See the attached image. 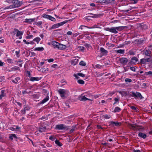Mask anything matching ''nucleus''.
Wrapping results in <instances>:
<instances>
[{
    "label": "nucleus",
    "instance_id": "obj_48",
    "mask_svg": "<svg viewBox=\"0 0 152 152\" xmlns=\"http://www.w3.org/2000/svg\"><path fill=\"white\" fill-rule=\"evenodd\" d=\"M129 54L130 55H134L135 54V53L134 52V51L132 50H129Z\"/></svg>",
    "mask_w": 152,
    "mask_h": 152
},
{
    "label": "nucleus",
    "instance_id": "obj_38",
    "mask_svg": "<svg viewBox=\"0 0 152 152\" xmlns=\"http://www.w3.org/2000/svg\"><path fill=\"white\" fill-rule=\"evenodd\" d=\"M144 75L146 76H152V72L151 71H149L148 72H145Z\"/></svg>",
    "mask_w": 152,
    "mask_h": 152
},
{
    "label": "nucleus",
    "instance_id": "obj_58",
    "mask_svg": "<svg viewBox=\"0 0 152 152\" xmlns=\"http://www.w3.org/2000/svg\"><path fill=\"white\" fill-rule=\"evenodd\" d=\"M77 75L80 76L84 77H85V75L82 73H77Z\"/></svg>",
    "mask_w": 152,
    "mask_h": 152
},
{
    "label": "nucleus",
    "instance_id": "obj_34",
    "mask_svg": "<svg viewBox=\"0 0 152 152\" xmlns=\"http://www.w3.org/2000/svg\"><path fill=\"white\" fill-rule=\"evenodd\" d=\"M116 52L117 53L124 54L125 53V50L120 49L116 50Z\"/></svg>",
    "mask_w": 152,
    "mask_h": 152
},
{
    "label": "nucleus",
    "instance_id": "obj_19",
    "mask_svg": "<svg viewBox=\"0 0 152 152\" xmlns=\"http://www.w3.org/2000/svg\"><path fill=\"white\" fill-rule=\"evenodd\" d=\"M23 34V31H20L18 30L16 34V36L19 37L18 38L19 39H22V36Z\"/></svg>",
    "mask_w": 152,
    "mask_h": 152
},
{
    "label": "nucleus",
    "instance_id": "obj_56",
    "mask_svg": "<svg viewBox=\"0 0 152 152\" xmlns=\"http://www.w3.org/2000/svg\"><path fill=\"white\" fill-rule=\"evenodd\" d=\"M132 80L131 79L129 78H126L125 79V82L126 83L128 82V83H130L132 82Z\"/></svg>",
    "mask_w": 152,
    "mask_h": 152
},
{
    "label": "nucleus",
    "instance_id": "obj_60",
    "mask_svg": "<svg viewBox=\"0 0 152 152\" xmlns=\"http://www.w3.org/2000/svg\"><path fill=\"white\" fill-rule=\"evenodd\" d=\"M131 1V2H129V4H135L137 3V1Z\"/></svg>",
    "mask_w": 152,
    "mask_h": 152
},
{
    "label": "nucleus",
    "instance_id": "obj_50",
    "mask_svg": "<svg viewBox=\"0 0 152 152\" xmlns=\"http://www.w3.org/2000/svg\"><path fill=\"white\" fill-rule=\"evenodd\" d=\"M79 65L82 66H85L86 65V63L83 61H81L79 63Z\"/></svg>",
    "mask_w": 152,
    "mask_h": 152
},
{
    "label": "nucleus",
    "instance_id": "obj_31",
    "mask_svg": "<svg viewBox=\"0 0 152 152\" xmlns=\"http://www.w3.org/2000/svg\"><path fill=\"white\" fill-rule=\"evenodd\" d=\"M125 27V26H121L116 27H115L116 29V31H121L124 29Z\"/></svg>",
    "mask_w": 152,
    "mask_h": 152
},
{
    "label": "nucleus",
    "instance_id": "obj_6",
    "mask_svg": "<svg viewBox=\"0 0 152 152\" xmlns=\"http://www.w3.org/2000/svg\"><path fill=\"white\" fill-rule=\"evenodd\" d=\"M151 61V60L150 58H144L140 59L139 62H138V63L140 65H142L143 64H145L147 62Z\"/></svg>",
    "mask_w": 152,
    "mask_h": 152
},
{
    "label": "nucleus",
    "instance_id": "obj_41",
    "mask_svg": "<svg viewBox=\"0 0 152 152\" xmlns=\"http://www.w3.org/2000/svg\"><path fill=\"white\" fill-rule=\"evenodd\" d=\"M72 128L69 131V132L70 133L74 132L75 131V130L77 129L76 125L72 126Z\"/></svg>",
    "mask_w": 152,
    "mask_h": 152
},
{
    "label": "nucleus",
    "instance_id": "obj_49",
    "mask_svg": "<svg viewBox=\"0 0 152 152\" xmlns=\"http://www.w3.org/2000/svg\"><path fill=\"white\" fill-rule=\"evenodd\" d=\"M18 30L17 28H14L13 31L11 33V34H13L14 35H15L16 34H17Z\"/></svg>",
    "mask_w": 152,
    "mask_h": 152
},
{
    "label": "nucleus",
    "instance_id": "obj_30",
    "mask_svg": "<svg viewBox=\"0 0 152 152\" xmlns=\"http://www.w3.org/2000/svg\"><path fill=\"white\" fill-rule=\"evenodd\" d=\"M131 129H132L134 131H136L138 130L137 127L138 126H135L134 124H131L130 125Z\"/></svg>",
    "mask_w": 152,
    "mask_h": 152
},
{
    "label": "nucleus",
    "instance_id": "obj_57",
    "mask_svg": "<svg viewBox=\"0 0 152 152\" xmlns=\"http://www.w3.org/2000/svg\"><path fill=\"white\" fill-rule=\"evenodd\" d=\"M33 37V35H28L26 37V39H30L32 38Z\"/></svg>",
    "mask_w": 152,
    "mask_h": 152
},
{
    "label": "nucleus",
    "instance_id": "obj_22",
    "mask_svg": "<svg viewBox=\"0 0 152 152\" xmlns=\"http://www.w3.org/2000/svg\"><path fill=\"white\" fill-rule=\"evenodd\" d=\"M66 48V45H64L61 44L59 43L58 46L57 48L60 50H63L65 49Z\"/></svg>",
    "mask_w": 152,
    "mask_h": 152
},
{
    "label": "nucleus",
    "instance_id": "obj_14",
    "mask_svg": "<svg viewBox=\"0 0 152 152\" xmlns=\"http://www.w3.org/2000/svg\"><path fill=\"white\" fill-rule=\"evenodd\" d=\"M49 97L48 95V94H47L46 96V97L45 98H44L39 103L40 104H43L46 102H47L48 101L49 99Z\"/></svg>",
    "mask_w": 152,
    "mask_h": 152
},
{
    "label": "nucleus",
    "instance_id": "obj_59",
    "mask_svg": "<svg viewBox=\"0 0 152 152\" xmlns=\"http://www.w3.org/2000/svg\"><path fill=\"white\" fill-rule=\"evenodd\" d=\"M30 92H31V91H30L29 92H27L26 90L23 91H22V93L23 94H28Z\"/></svg>",
    "mask_w": 152,
    "mask_h": 152
},
{
    "label": "nucleus",
    "instance_id": "obj_2",
    "mask_svg": "<svg viewBox=\"0 0 152 152\" xmlns=\"http://www.w3.org/2000/svg\"><path fill=\"white\" fill-rule=\"evenodd\" d=\"M71 127L67 126L63 124H59L56 125L55 129L56 130H68L70 129Z\"/></svg>",
    "mask_w": 152,
    "mask_h": 152
},
{
    "label": "nucleus",
    "instance_id": "obj_46",
    "mask_svg": "<svg viewBox=\"0 0 152 152\" xmlns=\"http://www.w3.org/2000/svg\"><path fill=\"white\" fill-rule=\"evenodd\" d=\"M103 66H101L99 64H96L95 65L94 67L97 69H101V68Z\"/></svg>",
    "mask_w": 152,
    "mask_h": 152
},
{
    "label": "nucleus",
    "instance_id": "obj_32",
    "mask_svg": "<svg viewBox=\"0 0 152 152\" xmlns=\"http://www.w3.org/2000/svg\"><path fill=\"white\" fill-rule=\"evenodd\" d=\"M29 109L28 107H25L23 109L21 110V113L23 114H24L26 113V111H28Z\"/></svg>",
    "mask_w": 152,
    "mask_h": 152
},
{
    "label": "nucleus",
    "instance_id": "obj_26",
    "mask_svg": "<svg viewBox=\"0 0 152 152\" xmlns=\"http://www.w3.org/2000/svg\"><path fill=\"white\" fill-rule=\"evenodd\" d=\"M20 80V78L19 77H16L15 78V80H12V82L15 84H18L19 83L18 81Z\"/></svg>",
    "mask_w": 152,
    "mask_h": 152
},
{
    "label": "nucleus",
    "instance_id": "obj_54",
    "mask_svg": "<svg viewBox=\"0 0 152 152\" xmlns=\"http://www.w3.org/2000/svg\"><path fill=\"white\" fill-rule=\"evenodd\" d=\"M78 48L80 49V50L82 51H83L85 49V48L84 47L82 46H78Z\"/></svg>",
    "mask_w": 152,
    "mask_h": 152
},
{
    "label": "nucleus",
    "instance_id": "obj_17",
    "mask_svg": "<svg viewBox=\"0 0 152 152\" xmlns=\"http://www.w3.org/2000/svg\"><path fill=\"white\" fill-rule=\"evenodd\" d=\"M46 129V128L45 126L41 125L39 127V131L40 132H45Z\"/></svg>",
    "mask_w": 152,
    "mask_h": 152
},
{
    "label": "nucleus",
    "instance_id": "obj_8",
    "mask_svg": "<svg viewBox=\"0 0 152 152\" xmlns=\"http://www.w3.org/2000/svg\"><path fill=\"white\" fill-rule=\"evenodd\" d=\"M104 30L106 31L115 34H117L118 33V31H116L115 27H112L111 28L107 27L105 28Z\"/></svg>",
    "mask_w": 152,
    "mask_h": 152
},
{
    "label": "nucleus",
    "instance_id": "obj_40",
    "mask_svg": "<svg viewBox=\"0 0 152 152\" xmlns=\"http://www.w3.org/2000/svg\"><path fill=\"white\" fill-rule=\"evenodd\" d=\"M11 69L13 71H16L17 70H20V69L17 66H14L12 67Z\"/></svg>",
    "mask_w": 152,
    "mask_h": 152
},
{
    "label": "nucleus",
    "instance_id": "obj_27",
    "mask_svg": "<svg viewBox=\"0 0 152 152\" xmlns=\"http://www.w3.org/2000/svg\"><path fill=\"white\" fill-rule=\"evenodd\" d=\"M15 126L16 127L15 128L11 127L9 128V129L10 130L14 131H18V129H20V128L18 126Z\"/></svg>",
    "mask_w": 152,
    "mask_h": 152
},
{
    "label": "nucleus",
    "instance_id": "obj_61",
    "mask_svg": "<svg viewBox=\"0 0 152 152\" xmlns=\"http://www.w3.org/2000/svg\"><path fill=\"white\" fill-rule=\"evenodd\" d=\"M73 76L77 79H78L80 78V77L78 76H79L77 75V74H74L73 75Z\"/></svg>",
    "mask_w": 152,
    "mask_h": 152
},
{
    "label": "nucleus",
    "instance_id": "obj_24",
    "mask_svg": "<svg viewBox=\"0 0 152 152\" xmlns=\"http://www.w3.org/2000/svg\"><path fill=\"white\" fill-rule=\"evenodd\" d=\"M79 100L81 101H85L87 100L91 101V100L89 99H88L85 97V96H83L79 97Z\"/></svg>",
    "mask_w": 152,
    "mask_h": 152
},
{
    "label": "nucleus",
    "instance_id": "obj_12",
    "mask_svg": "<svg viewBox=\"0 0 152 152\" xmlns=\"http://www.w3.org/2000/svg\"><path fill=\"white\" fill-rule=\"evenodd\" d=\"M100 52L103 56H107L108 53V51L103 48L101 47L100 49Z\"/></svg>",
    "mask_w": 152,
    "mask_h": 152
},
{
    "label": "nucleus",
    "instance_id": "obj_52",
    "mask_svg": "<svg viewBox=\"0 0 152 152\" xmlns=\"http://www.w3.org/2000/svg\"><path fill=\"white\" fill-rule=\"evenodd\" d=\"M130 7H131L132 8H130V9H129L127 10H124L123 11L124 12H128L131 9H133V8H136V7H132V6H130Z\"/></svg>",
    "mask_w": 152,
    "mask_h": 152
},
{
    "label": "nucleus",
    "instance_id": "obj_10",
    "mask_svg": "<svg viewBox=\"0 0 152 152\" xmlns=\"http://www.w3.org/2000/svg\"><path fill=\"white\" fill-rule=\"evenodd\" d=\"M119 61L123 65H125L127 63L128 60L126 58L122 57L119 58Z\"/></svg>",
    "mask_w": 152,
    "mask_h": 152
},
{
    "label": "nucleus",
    "instance_id": "obj_33",
    "mask_svg": "<svg viewBox=\"0 0 152 152\" xmlns=\"http://www.w3.org/2000/svg\"><path fill=\"white\" fill-rule=\"evenodd\" d=\"M44 50V48L42 47L36 48L34 49V51H42Z\"/></svg>",
    "mask_w": 152,
    "mask_h": 152
},
{
    "label": "nucleus",
    "instance_id": "obj_16",
    "mask_svg": "<svg viewBox=\"0 0 152 152\" xmlns=\"http://www.w3.org/2000/svg\"><path fill=\"white\" fill-rule=\"evenodd\" d=\"M35 18H30L28 19L26 18L25 19L24 22L26 23H31L32 22H33L35 20Z\"/></svg>",
    "mask_w": 152,
    "mask_h": 152
},
{
    "label": "nucleus",
    "instance_id": "obj_39",
    "mask_svg": "<svg viewBox=\"0 0 152 152\" xmlns=\"http://www.w3.org/2000/svg\"><path fill=\"white\" fill-rule=\"evenodd\" d=\"M141 27L143 30H146L148 28V26L146 24H144L141 25Z\"/></svg>",
    "mask_w": 152,
    "mask_h": 152
},
{
    "label": "nucleus",
    "instance_id": "obj_63",
    "mask_svg": "<svg viewBox=\"0 0 152 152\" xmlns=\"http://www.w3.org/2000/svg\"><path fill=\"white\" fill-rule=\"evenodd\" d=\"M11 6H12L11 5H10L9 6H7L6 7H5L4 8V10H6V9H9L13 8L12 7H11Z\"/></svg>",
    "mask_w": 152,
    "mask_h": 152
},
{
    "label": "nucleus",
    "instance_id": "obj_51",
    "mask_svg": "<svg viewBox=\"0 0 152 152\" xmlns=\"http://www.w3.org/2000/svg\"><path fill=\"white\" fill-rule=\"evenodd\" d=\"M104 118L105 119H109L110 118L111 116L110 115H108L107 114L104 115H103Z\"/></svg>",
    "mask_w": 152,
    "mask_h": 152
},
{
    "label": "nucleus",
    "instance_id": "obj_35",
    "mask_svg": "<svg viewBox=\"0 0 152 152\" xmlns=\"http://www.w3.org/2000/svg\"><path fill=\"white\" fill-rule=\"evenodd\" d=\"M41 40V39L39 37H37L34 39L33 41L36 42L37 44H38Z\"/></svg>",
    "mask_w": 152,
    "mask_h": 152
},
{
    "label": "nucleus",
    "instance_id": "obj_29",
    "mask_svg": "<svg viewBox=\"0 0 152 152\" xmlns=\"http://www.w3.org/2000/svg\"><path fill=\"white\" fill-rule=\"evenodd\" d=\"M90 14L92 15V16H91V17L93 18H99L100 16H101L102 15V14H93L92 13H90Z\"/></svg>",
    "mask_w": 152,
    "mask_h": 152
},
{
    "label": "nucleus",
    "instance_id": "obj_62",
    "mask_svg": "<svg viewBox=\"0 0 152 152\" xmlns=\"http://www.w3.org/2000/svg\"><path fill=\"white\" fill-rule=\"evenodd\" d=\"M130 70L133 72H135L136 71V69L133 66L131 67L130 68Z\"/></svg>",
    "mask_w": 152,
    "mask_h": 152
},
{
    "label": "nucleus",
    "instance_id": "obj_13",
    "mask_svg": "<svg viewBox=\"0 0 152 152\" xmlns=\"http://www.w3.org/2000/svg\"><path fill=\"white\" fill-rule=\"evenodd\" d=\"M9 139L10 140L12 141L13 139L17 140L18 139V138L15 134H9Z\"/></svg>",
    "mask_w": 152,
    "mask_h": 152
},
{
    "label": "nucleus",
    "instance_id": "obj_36",
    "mask_svg": "<svg viewBox=\"0 0 152 152\" xmlns=\"http://www.w3.org/2000/svg\"><path fill=\"white\" fill-rule=\"evenodd\" d=\"M121 110V109L119 107H115L113 112L115 113L120 112Z\"/></svg>",
    "mask_w": 152,
    "mask_h": 152
},
{
    "label": "nucleus",
    "instance_id": "obj_18",
    "mask_svg": "<svg viewBox=\"0 0 152 152\" xmlns=\"http://www.w3.org/2000/svg\"><path fill=\"white\" fill-rule=\"evenodd\" d=\"M110 1H98L96 3H100L101 4H99V5L102 4H109L110 3Z\"/></svg>",
    "mask_w": 152,
    "mask_h": 152
},
{
    "label": "nucleus",
    "instance_id": "obj_47",
    "mask_svg": "<svg viewBox=\"0 0 152 152\" xmlns=\"http://www.w3.org/2000/svg\"><path fill=\"white\" fill-rule=\"evenodd\" d=\"M89 28V27H88V26H85L81 25L79 27V29L82 30L83 29L85 28Z\"/></svg>",
    "mask_w": 152,
    "mask_h": 152
},
{
    "label": "nucleus",
    "instance_id": "obj_44",
    "mask_svg": "<svg viewBox=\"0 0 152 152\" xmlns=\"http://www.w3.org/2000/svg\"><path fill=\"white\" fill-rule=\"evenodd\" d=\"M114 102L113 104V105H114L118 102H119L120 100V99L118 98H115L114 99Z\"/></svg>",
    "mask_w": 152,
    "mask_h": 152
},
{
    "label": "nucleus",
    "instance_id": "obj_45",
    "mask_svg": "<svg viewBox=\"0 0 152 152\" xmlns=\"http://www.w3.org/2000/svg\"><path fill=\"white\" fill-rule=\"evenodd\" d=\"M77 82L80 84L83 85L84 84L85 82L82 80H77Z\"/></svg>",
    "mask_w": 152,
    "mask_h": 152
},
{
    "label": "nucleus",
    "instance_id": "obj_64",
    "mask_svg": "<svg viewBox=\"0 0 152 152\" xmlns=\"http://www.w3.org/2000/svg\"><path fill=\"white\" fill-rule=\"evenodd\" d=\"M131 109L137 111V108L134 106H132L130 107Z\"/></svg>",
    "mask_w": 152,
    "mask_h": 152
},
{
    "label": "nucleus",
    "instance_id": "obj_7",
    "mask_svg": "<svg viewBox=\"0 0 152 152\" xmlns=\"http://www.w3.org/2000/svg\"><path fill=\"white\" fill-rule=\"evenodd\" d=\"M138 62V58L136 57H134L131 58L129 63L131 64L135 65L139 64Z\"/></svg>",
    "mask_w": 152,
    "mask_h": 152
},
{
    "label": "nucleus",
    "instance_id": "obj_23",
    "mask_svg": "<svg viewBox=\"0 0 152 152\" xmlns=\"http://www.w3.org/2000/svg\"><path fill=\"white\" fill-rule=\"evenodd\" d=\"M138 136L142 138L143 139H145L147 137L146 134L142 132H139Z\"/></svg>",
    "mask_w": 152,
    "mask_h": 152
},
{
    "label": "nucleus",
    "instance_id": "obj_37",
    "mask_svg": "<svg viewBox=\"0 0 152 152\" xmlns=\"http://www.w3.org/2000/svg\"><path fill=\"white\" fill-rule=\"evenodd\" d=\"M55 143L59 146L60 147L62 145V143L57 139L55 140Z\"/></svg>",
    "mask_w": 152,
    "mask_h": 152
},
{
    "label": "nucleus",
    "instance_id": "obj_21",
    "mask_svg": "<svg viewBox=\"0 0 152 152\" xmlns=\"http://www.w3.org/2000/svg\"><path fill=\"white\" fill-rule=\"evenodd\" d=\"M135 42L138 45H141L144 41V40L142 39H136L135 41Z\"/></svg>",
    "mask_w": 152,
    "mask_h": 152
},
{
    "label": "nucleus",
    "instance_id": "obj_1",
    "mask_svg": "<svg viewBox=\"0 0 152 152\" xmlns=\"http://www.w3.org/2000/svg\"><path fill=\"white\" fill-rule=\"evenodd\" d=\"M6 2L13 4H11L12 6L11 7L13 8L19 7L22 4V2H21L20 1H6Z\"/></svg>",
    "mask_w": 152,
    "mask_h": 152
},
{
    "label": "nucleus",
    "instance_id": "obj_9",
    "mask_svg": "<svg viewBox=\"0 0 152 152\" xmlns=\"http://www.w3.org/2000/svg\"><path fill=\"white\" fill-rule=\"evenodd\" d=\"M109 126H111L114 127V126H121V122H114L113 121H110L109 122Z\"/></svg>",
    "mask_w": 152,
    "mask_h": 152
},
{
    "label": "nucleus",
    "instance_id": "obj_4",
    "mask_svg": "<svg viewBox=\"0 0 152 152\" xmlns=\"http://www.w3.org/2000/svg\"><path fill=\"white\" fill-rule=\"evenodd\" d=\"M58 92L61 97H64L65 95H68L69 93V90L67 89H60L58 90Z\"/></svg>",
    "mask_w": 152,
    "mask_h": 152
},
{
    "label": "nucleus",
    "instance_id": "obj_43",
    "mask_svg": "<svg viewBox=\"0 0 152 152\" xmlns=\"http://www.w3.org/2000/svg\"><path fill=\"white\" fill-rule=\"evenodd\" d=\"M26 75L27 76L29 77H31V74L30 72L28 70H26L25 71Z\"/></svg>",
    "mask_w": 152,
    "mask_h": 152
},
{
    "label": "nucleus",
    "instance_id": "obj_5",
    "mask_svg": "<svg viewBox=\"0 0 152 152\" xmlns=\"http://www.w3.org/2000/svg\"><path fill=\"white\" fill-rule=\"evenodd\" d=\"M130 93L132 94H128V95L130 96H131L132 97H134L135 99L136 98L138 97L140 99H142L143 98V97L142 96L141 93L139 92H136V93L132 91Z\"/></svg>",
    "mask_w": 152,
    "mask_h": 152
},
{
    "label": "nucleus",
    "instance_id": "obj_20",
    "mask_svg": "<svg viewBox=\"0 0 152 152\" xmlns=\"http://www.w3.org/2000/svg\"><path fill=\"white\" fill-rule=\"evenodd\" d=\"M144 54L145 56L150 57H151L150 54H151V52L150 49H148L147 50H146L144 51Z\"/></svg>",
    "mask_w": 152,
    "mask_h": 152
},
{
    "label": "nucleus",
    "instance_id": "obj_42",
    "mask_svg": "<svg viewBox=\"0 0 152 152\" xmlns=\"http://www.w3.org/2000/svg\"><path fill=\"white\" fill-rule=\"evenodd\" d=\"M42 24V21H39L37 22H34L33 24L36 25L37 26H40Z\"/></svg>",
    "mask_w": 152,
    "mask_h": 152
},
{
    "label": "nucleus",
    "instance_id": "obj_28",
    "mask_svg": "<svg viewBox=\"0 0 152 152\" xmlns=\"http://www.w3.org/2000/svg\"><path fill=\"white\" fill-rule=\"evenodd\" d=\"M59 43L55 41H53L52 42V44L54 46V48H57Z\"/></svg>",
    "mask_w": 152,
    "mask_h": 152
},
{
    "label": "nucleus",
    "instance_id": "obj_55",
    "mask_svg": "<svg viewBox=\"0 0 152 152\" xmlns=\"http://www.w3.org/2000/svg\"><path fill=\"white\" fill-rule=\"evenodd\" d=\"M83 19L85 20H86L87 21H88V20H91V19L90 18V17L89 16H87L85 17Z\"/></svg>",
    "mask_w": 152,
    "mask_h": 152
},
{
    "label": "nucleus",
    "instance_id": "obj_3",
    "mask_svg": "<svg viewBox=\"0 0 152 152\" xmlns=\"http://www.w3.org/2000/svg\"><path fill=\"white\" fill-rule=\"evenodd\" d=\"M67 22V20H66L64 21L56 23L53 25L51 27H49L48 28L49 31H51L52 30L56 29L59 27L60 26H62Z\"/></svg>",
    "mask_w": 152,
    "mask_h": 152
},
{
    "label": "nucleus",
    "instance_id": "obj_53",
    "mask_svg": "<svg viewBox=\"0 0 152 152\" xmlns=\"http://www.w3.org/2000/svg\"><path fill=\"white\" fill-rule=\"evenodd\" d=\"M56 138L54 136H50L49 137V139L52 141H54L56 139Z\"/></svg>",
    "mask_w": 152,
    "mask_h": 152
},
{
    "label": "nucleus",
    "instance_id": "obj_25",
    "mask_svg": "<svg viewBox=\"0 0 152 152\" xmlns=\"http://www.w3.org/2000/svg\"><path fill=\"white\" fill-rule=\"evenodd\" d=\"M5 90H3L1 91V94L0 95V99L6 96V94L5 93Z\"/></svg>",
    "mask_w": 152,
    "mask_h": 152
},
{
    "label": "nucleus",
    "instance_id": "obj_11",
    "mask_svg": "<svg viewBox=\"0 0 152 152\" xmlns=\"http://www.w3.org/2000/svg\"><path fill=\"white\" fill-rule=\"evenodd\" d=\"M43 17L45 18H47L53 22L55 21L56 20L55 18L50 15L43 14Z\"/></svg>",
    "mask_w": 152,
    "mask_h": 152
},
{
    "label": "nucleus",
    "instance_id": "obj_15",
    "mask_svg": "<svg viewBox=\"0 0 152 152\" xmlns=\"http://www.w3.org/2000/svg\"><path fill=\"white\" fill-rule=\"evenodd\" d=\"M41 78L42 77H31L30 78L29 80L30 81L32 82H34L35 81H38L40 80L41 79Z\"/></svg>",
    "mask_w": 152,
    "mask_h": 152
}]
</instances>
